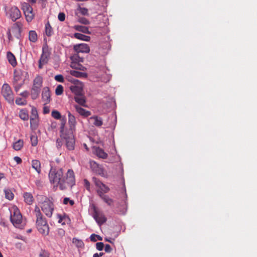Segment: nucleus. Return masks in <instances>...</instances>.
I'll use <instances>...</instances> for the list:
<instances>
[{
  "label": "nucleus",
  "mask_w": 257,
  "mask_h": 257,
  "mask_svg": "<svg viewBox=\"0 0 257 257\" xmlns=\"http://www.w3.org/2000/svg\"><path fill=\"white\" fill-rule=\"evenodd\" d=\"M107 205L111 206L113 203V200L110 198L108 196L105 194L99 196Z\"/></svg>",
  "instance_id": "c9c22d12"
},
{
  "label": "nucleus",
  "mask_w": 257,
  "mask_h": 257,
  "mask_svg": "<svg viewBox=\"0 0 257 257\" xmlns=\"http://www.w3.org/2000/svg\"><path fill=\"white\" fill-rule=\"evenodd\" d=\"M43 84V78L40 75H37L33 81L32 86L41 88Z\"/></svg>",
  "instance_id": "4be33fe9"
},
{
  "label": "nucleus",
  "mask_w": 257,
  "mask_h": 257,
  "mask_svg": "<svg viewBox=\"0 0 257 257\" xmlns=\"http://www.w3.org/2000/svg\"><path fill=\"white\" fill-rule=\"evenodd\" d=\"M50 112V108L48 106H44L43 107V113L48 114Z\"/></svg>",
  "instance_id": "13d9d810"
},
{
  "label": "nucleus",
  "mask_w": 257,
  "mask_h": 257,
  "mask_svg": "<svg viewBox=\"0 0 257 257\" xmlns=\"http://www.w3.org/2000/svg\"><path fill=\"white\" fill-rule=\"evenodd\" d=\"M22 8L23 10L28 22H31L34 18V14L33 12V8L27 3H23L22 5Z\"/></svg>",
  "instance_id": "1a4fd4ad"
},
{
  "label": "nucleus",
  "mask_w": 257,
  "mask_h": 257,
  "mask_svg": "<svg viewBox=\"0 0 257 257\" xmlns=\"http://www.w3.org/2000/svg\"><path fill=\"white\" fill-rule=\"evenodd\" d=\"M77 10L84 16H88V9L85 8H82L80 6L78 7Z\"/></svg>",
  "instance_id": "79ce46f5"
},
{
  "label": "nucleus",
  "mask_w": 257,
  "mask_h": 257,
  "mask_svg": "<svg viewBox=\"0 0 257 257\" xmlns=\"http://www.w3.org/2000/svg\"><path fill=\"white\" fill-rule=\"evenodd\" d=\"M5 193V197L9 200L13 199L14 195L12 190L10 189H6L4 190Z\"/></svg>",
  "instance_id": "4c0bfd02"
},
{
  "label": "nucleus",
  "mask_w": 257,
  "mask_h": 257,
  "mask_svg": "<svg viewBox=\"0 0 257 257\" xmlns=\"http://www.w3.org/2000/svg\"><path fill=\"white\" fill-rule=\"evenodd\" d=\"M30 118H38V114L37 109L34 107H32V108L31 109V115Z\"/></svg>",
  "instance_id": "a18cd8bd"
},
{
  "label": "nucleus",
  "mask_w": 257,
  "mask_h": 257,
  "mask_svg": "<svg viewBox=\"0 0 257 257\" xmlns=\"http://www.w3.org/2000/svg\"><path fill=\"white\" fill-rule=\"evenodd\" d=\"M74 100L79 104L85 106L86 100L84 96L82 95V93L81 94L76 95L74 97Z\"/></svg>",
  "instance_id": "cd10ccee"
},
{
  "label": "nucleus",
  "mask_w": 257,
  "mask_h": 257,
  "mask_svg": "<svg viewBox=\"0 0 257 257\" xmlns=\"http://www.w3.org/2000/svg\"><path fill=\"white\" fill-rule=\"evenodd\" d=\"M66 140V145L69 150H73L74 149L75 141L72 135L65 138Z\"/></svg>",
  "instance_id": "6ab92c4d"
},
{
  "label": "nucleus",
  "mask_w": 257,
  "mask_h": 257,
  "mask_svg": "<svg viewBox=\"0 0 257 257\" xmlns=\"http://www.w3.org/2000/svg\"><path fill=\"white\" fill-rule=\"evenodd\" d=\"M51 115L53 118L57 119H60L61 117L60 113L56 110H54L52 111Z\"/></svg>",
  "instance_id": "37998d69"
},
{
  "label": "nucleus",
  "mask_w": 257,
  "mask_h": 257,
  "mask_svg": "<svg viewBox=\"0 0 257 257\" xmlns=\"http://www.w3.org/2000/svg\"><path fill=\"white\" fill-rule=\"evenodd\" d=\"M49 178L50 182L58 186L61 190L71 188L75 184V175L72 169H69L64 176L62 168L51 167Z\"/></svg>",
  "instance_id": "f257e3e1"
},
{
  "label": "nucleus",
  "mask_w": 257,
  "mask_h": 257,
  "mask_svg": "<svg viewBox=\"0 0 257 257\" xmlns=\"http://www.w3.org/2000/svg\"><path fill=\"white\" fill-rule=\"evenodd\" d=\"M64 232H65L64 230L62 229H60L59 230V232L61 234H64Z\"/></svg>",
  "instance_id": "69168bd1"
},
{
  "label": "nucleus",
  "mask_w": 257,
  "mask_h": 257,
  "mask_svg": "<svg viewBox=\"0 0 257 257\" xmlns=\"http://www.w3.org/2000/svg\"><path fill=\"white\" fill-rule=\"evenodd\" d=\"M89 163L90 168L94 172L101 176L105 177V173L104 170L101 165L98 164L94 161H90Z\"/></svg>",
  "instance_id": "9b49d317"
},
{
  "label": "nucleus",
  "mask_w": 257,
  "mask_h": 257,
  "mask_svg": "<svg viewBox=\"0 0 257 257\" xmlns=\"http://www.w3.org/2000/svg\"><path fill=\"white\" fill-rule=\"evenodd\" d=\"M11 221L13 224L17 228H23L26 224L23 220L22 215L17 207L13 208V212L11 215Z\"/></svg>",
  "instance_id": "20e7f679"
},
{
  "label": "nucleus",
  "mask_w": 257,
  "mask_h": 257,
  "mask_svg": "<svg viewBox=\"0 0 257 257\" xmlns=\"http://www.w3.org/2000/svg\"><path fill=\"white\" fill-rule=\"evenodd\" d=\"M24 142L22 140H19L13 144V148L16 151L20 150L23 147Z\"/></svg>",
  "instance_id": "72a5a7b5"
},
{
  "label": "nucleus",
  "mask_w": 257,
  "mask_h": 257,
  "mask_svg": "<svg viewBox=\"0 0 257 257\" xmlns=\"http://www.w3.org/2000/svg\"><path fill=\"white\" fill-rule=\"evenodd\" d=\"M117 211L120 214H124L127 210V203L125 201L123 200L121 201L119 206L117 207Z\"/></svg>",
  "instance_id": "5701e85b"
},
{
  "label": "nucleus",
  "mask_w": 257,
  "mask_h": 257,
  "mask_svg": "<svg viewBox=\"0 0 257 257\" xmlns=\"http://www.w3.org/2000/svg\"><path fill=\"white\" fill-rule=\"evenodd\" d=\"M37 200L42 211L48 217H51L54 210L52 199L43 195H38Z\"/></svg>",
  "instance_id": "f03ea898"
},
{
  "label": "nucleus",
  "mask_w": 257,
  "mask_h": 257,
  "mask_svg": "<svg viewBox=\"0 0 257 257\" xmlns=\"http://www.w3.org/2000/svg\"><path fill=\"white\" fill-rule=\"evenodd\" d=\"M104 250L105 252L109 253L112 251V249L109 244H106L105 246Z\"/></svg>",
  "instance_id": "6e6d98bb"
},
{
  "label": "nucleus",
  "mask_w": 257,
  "mask_h": 257,
  "mask_svg": "<svg viewBox=\"0 0 257 257\" xmlns=\"http://www.w3.org/2000/svg\"><path fill=\"white\" fill-rule=\"evenodd\" d=\"M96 247L98 250H102L104 247V244L103 242H99L96 243Z\"/></svg>",
  "instance_id": "864d4df0"
},
{
  "label": "nucleus",
  "mask_w": 257,
  "mask_h": 257,
  "mask_svg": "<svg viewBox=\"0 0 257 257\" xmlns=\"http://www.w3.org/2000/svg\"><path fill=\"white\" fill-rule=\"evenodd\" d=\"M30 139L32 145L36 146L38 144L37 137L36 135H31Z\"/></svg>",
  "instance_id": "49530a36"
},
{
  "label": "nucleus",
  "mask_w": 257,
  "mask_h": 257,
  "mask_svg": "<svg viewBox=\"0 0 257 257\" xmlns=\"http://www.w3.org/2000/svg\"><path fill=\"white\" fill-rule=\"evenodd\" d=\"M74 29L78 31L81 32L85 34H90L88 28L85 26L76 25L74 26Z\"/></svg>",
  "instance_id": "7c9ffc66"
},
{
  "label": "nucleus",
  "mask_w": 257,
  "mask_h": 257,
  "mask_svg": "<svg viewBox=\"0 0 257 257\" xmlns=\"http://www.w3.org/2000/svg\"><path fill=\"white\" fill-rule=\"evenodd\" d=\"M92 180L96 187V191L99 196L109 191V188L97 178L93 177Z\"/></svg>",
  "instance_id": "6e6552de"
},
{
  "label": "nucleus",
  "mask_w": 257,
  "mask_h": 257,
  "mask_svg": "<svg viewBox=\"0 0 257 257\" xmlns=\"http://www.w3.org/2000/svg\"><path fill=\"white\" fill-rule=\"evenodd\" d=\"M23 72L21 70H15L14 72L13 85L16 92H18L25 83L23 79Z\"/></svg>",
  "instance_id": "39448f33"
},
{
  "label": "nucleus",
  "mask_w": 257,
  "mask_h": 257,
  "mask_svg": "<svg viewBox=\"0 0 257 257\" xmlns=\"http://www.w3.org/2000/svg\"><path fill=\"white\" fill-rule=\"evenodd\" d=\"M7 56L9 62L12 66L15 67L17 64V62L15 55L12 52H8Z\"/></svg>",
  "instance_id": "393cba45"
},
{
  "label": "nucleus",
  "mask_w": 257,
  "mask_h": 257,
  "mask_svg": "<svg viewBox=\"0 0 257 257\" xmlns=\"http://www.w3.org/2000/svg\"><path fill=\"white\" fill-rule=\"evenodd\" d=\"M93 257H99L98 253H95L93 254Z\"/></svg>",
  "instance_id": "774afa93"
},
{
  "label": "nucleus",
  "mask_w": 257,
  "mask_h": 257,
  "mask_svg": "<svg viewBox=\"0 0 257 257\" xmlns=\"http://www.w3.org/2000/svg\"><path fill=\"white\" fill-rule=\"evenodd\" d=\"M74 37L77 39L83 40L85 41H89L90 39L89 36L82 34L81 33H76L74 34Z\"/></svg>",
  "instance_id": "2f4dec72"
},
{
  "label": "nucleus",
  "mask_w": 257,
  "mask_h": 257,
  "mask_svg": "<svg viewBox=\"0 0 257 257\" xmlns=\"http://www.w3.org/2000/svg\"><path fill=\"white\" fill-rule=\"evenodd\" d=\"M70 73L72 76L77 78H86L87 77L86 73L79 72L75 70H70Z\"/></svg>",
  "instance_id": "a878e982"
},
{
  "label": "nucleus",
  "mask_w": 257,
  "mask_h": 257,
  "mask_svg": "<svg viewBox=\"0 0 257 257\" xmlns=\"http://www.w3.org/2000/svg\"><path fill=\"white\" fill-rule=\"evenodd\" d=\"M63 87L61 85H59L57 86L55 89V93L57 95H60L63 93Z\"/></svg>",
  "instance_id": "c03bdc74"
},
{
  "label": "nucleus",
  "mask_w": 257,
  "mask_h": 257,
  "mask_svg": "<svg viewBox=\"0 0 257 257\" xmlns=\"http://www.w3.org/2000/svg\"><path fill=\"white\" fill-rule=\"evenodd\" d=\"M34 213L36 217V226L39 231L42 234L47 235L49 233V227L47 220L42 214L40 208L36 205Z\"/></svg>",
  "instance_id": "7ed1b4c3"
},
{
  "label": "nucleus",
  "mask_w": 257,
  "mask_h": 257,
  "mask_svg": "<svg viewBox=\"0 0 257 257\" xmlns=\"http://www.w3.org/2000/svg\"><path fill=\"white\" fill-rule=\"evenodd\" d=\"M96 236H97V237H97V240L98 239L99 240H102V237L101 236H100L98 235H96Z\"/></svg>",
  "instance_id": "338daca9"
},
{
  "label": "nucleus",
  "mask_w": 257,
  "mask_h": 257,
  "mask_svg": "<svg viewBox=\"0 0 257 257\" xmlns=\"http://www.w3.org/2000/svg\"><path fill=\"white\" fill-rule=\"evenodd\" d=\"M49 56L50 54L47 49L43 48V52L39 61V68L40 69H42L43 66L48 63Z\"/></svg>",
  "instance_id": "f8f14e48"
},
{
  "label": "nucleus",
  "mask_w": 257,
  "mask_h": 257,
  "mask_svg": "<svg viewBox=\"0 0 257 257\" xmlns=\"http://www.w3.org/2000/svg\"><path fill=\"white\" fill-rule=\"evenodd\" d=\"M29 95V92L28 91H24L20 93V95L25 98L28 97Z\"/></svg>",
  "instance_id": "052dcab7"
},
{
  "label": "nucleus",
  "mask_w": 257,
  "mask_h": 257,
  "mask_svg": "<svg viewBox=\"0 0 257 257\" xmlns=\"http://www.w3.org/2000/svg\"><path fill=\"white\" fill-rule=\"evenodd\" d=\"M41 89V88L38 87H32L30 93L32 99L35 100L38 98Z\"/></svg>",
  "instance_id": "b1692460"
},
{
  "label": "nucleus",
  "mask_w": 257,
  "mask_h": 257,
  "mask_svg": "<svg viewBox=\"0 0 257 257\" xmlns=\"http://www.w3.org/2000/svg\"><path fill=\"white\" fill-rule=\"evenodd\" d=\"M39 124V118H30V126L33 130H36Z\"/></svg>",
  "instance_id": "f704fd0d"
},
{
  "label": "nucleus",
  "mask_w": 257,
  "mask_h": 257,
  "mask_svg": "<svg viewBox=\"0 0 257 257\" xmlns=\"http://www.w3.org/2000/svg\"><path fill=\"white\" fill-rule=\"evenodd\" d=\"M93 217L99 226L104 223L106 221V218L104 214L99 211L95 206H93Z\"/></svg>",
  "instance_id": "9d476101"
},
{
  "label": "nucleus",
  "mask_w": 257,
  "mask_h": 257,
  "mask_svg": "<svg viewBox=\"0 0 257 257\" xmlns=\"http://www.w3.org/2000/svg\"><path fill=\"white\" fill-rule=\"evenodd\" d=\"M58 20L61 22H63L65 19V14L64 13H60L58 16Z\"/></svg>",
  "instance_id": "5fc2aeb1"
},
{
  "label": "nucleus",
  "mask_w": 257,
  "mask_h": 257,
  "mask_svg": "<svg viewBox=\"0 0 257 257\" xmlns=\"http://www.w3.org/2000/svg\"><path fill=\"white\" fill-rule=\"evenodd\" d=\"M78 21L79 23L84 25H88L89 24V21L86 18L84 17L79 18L78 20Z\"/></svg>",
  "instance_id": "8fccbe9b"
},
{
  "label": "nucleus",
  "mask_w": 257,
  "mask_h": 257,
  "mask_svg": "<svg viewBox=\"0 0 257 257\" xmlns=\"http://www.w3.org/2000/svg\"><path fill=\"white\" fill-rule=\"evenodd\" d=\"M19 116L24 120H28L29 118L28 111L26 109H21L19 112Z\"/></svg>",
  "instance_id": "e433bc0d"
},
{
  "label": "nucleus",
  "mask_w": 257,
  "mask_h": 257,
  "mask_svg": "<svg viewBox=\"0 0 257 257\" xmlns=\"http://www.w3.org/2000/svg\"><path fill=\"white\" fill-rule=\"evenodd\" d=\"M23 197L24 198L25 202L27 204L31 205L33 203L34 201V198L31 193L29 192H26L24 194Z\"/></svg>",
  "instance_id": "bb28decb"
},
{
  "label": "nucleus",
  "mask_w": 257,
  "mask_h": 257,
  "mask_svg": "<svg viewBox=\"0 0 257 257\" xmlns=\"http://www.w3.org/2000/svg\"><path fill=\"white\" fill-rule=\"evenodd\" d=\"M29 40L30 41L35 43L38 40L37 34L35 31L31 30L29 33Z\"/></svg>",
  "instance_id": "c756f323"
},
{
  "label": "nucleus",
  "mask_w": 257,
  "mask_h": 257,
  "mask_svg": "<svg viewBox=\"0 0 257 257\" xmlns=\"http://www.w3.org/2000/svg\"><path fill=\"white\" fill-rule=\"evenodd\" d=\"M95 152L96 155L99 158L106 159L108 156L107 154L104 152L103 150L99 148H97Z\"/></svg>",
  "instance_id": "473e14b6"
},
{
  "label": "nucleus",
  "mask_w": 257,
  "mask_h": 257,
  "mask_svg": "<svg viewBox=\"0 0 257 257\" xmlns=\"http://www.w3.org/2000/svg\"><path fill=\"white\" fill-rule=\"evenodd\" d=\"M12 33V31L10 30H9L7 32L8 37L10 41L13 40V38Z\"/></svg>",
  "instance_id": "bf43d9fd"
},
{
  "label": "nucleus",
  "mask_w": 257,
  "mask_h": 257,
  "mask_svg": "<svg viewBox=\"0 0 257 257\" xmlns=\"http://www.w3.org/2000/svg\"><path fill=\"white\" fill-rule=\"evenodd\" d=\"M63 203L65 205L69 203L71 206H73L74 204V201L73 200H70L68 197H65L63 199Z\"/></svg>",
  "instance_id": "de8ad7c7"
},
{
  "label": "nucleus",
  "mask_w": 257,
  "mask_h": 257,
  "mask_svg": "<svg viewBox=\"0 0 257 257\" xmlns=\"http://www.w3.org/2000/svg\"><path fill=\"white\" fill-rule=\"evenodd\" d=\"M68 79V81L71 82L72 83H73V85L77 84H78V83H81V82L79 80L74 79L72 77H69Z\"/></svg>",
  "instance_id": "603ef678"
},
{
  "label": "nucleus",
  "mask_w": 257,
  "mask_h": 257,
  "mask_svg": "<svg viewBox=\"0 0 257 257\" xmlns=\"http://www.w3.org/2000/svg\"><path fill=\"white\" fill-rule=\"evenodd\" d=\"M89 121L91 122L94 126L98 127H101L103 124L102 117L97 115L91 116L89 118Z\"/></svg>",
  "instance_id": "f3484780"
},
{
  "label": "nucleus",
  "mask_w": 257,
  "mask_h": 257,
  "mask_svg": "<svg viewBox=\"0 0 257 257\" xmlns=\"http://www.w3.org/2000/svg\"><path fill=\"white\" fill-rule=\"evenodd\" d=\"M62 144V142L60 139H57L56 140V145L58 148L61 147Z\"/></svg>",
  "instance_id": "0e129e2a"
},
{
  "label": "nucleus",
  "mask_w": 257,
  "mask_h": 257,
  "mask_svg": "<svg viewBox=\"0 0 257 257\" xmlns=\"http://www.w3.org/2000/svg\"><path fill=\"white\" fill-rule=\"evenodd\" d=\"M16 103L19 105H25L27 104V101L26 99L18 97L16 99Z\"/></svg>",
  "instance_id": "a19ab883"
},
{
  "label": "nucleus",
  "mask_w": 257,
  "mask_h": 257,
  "mask_svg": "<svg viewBox=\"0 0 257 257\" xmlns=\"http://www.w3.org/2000/svg\"><path fill=\"white\" fill-rule=\"evenodd\" d=\"M97 236L96 234H92L90 236V240L93 242H95L97 241Z\"/></svg>",
  "instance_id": "680f3d73"
},
{
  "label": "nucleus",
  "mask_w": 257,
  "mask_h": 257,
  "mask_svg": "<svg viewBox=\"0 0 257 257\" xmlns=\"http://www.w3.org/2000/svg\"><path fill=\"white\" fill-rule=\"evenodd\" d=\"M83 88V83H80L76 85H73L70 87L71 91L74 93L76 95L81 94L82 93Z\"/></svg>",
  "instance_id": "a211bd4d"
},
{
  "label": "nucleus",
  "mask_w": 257,
  "mask_h": 257,
  "mask_svg": "<svg viewBox=\"0 0 257 257\" xmlns=\"http://www.w3.org/2000/svg\"><path fill=\"white\" fill-rule=\"evenodd\" d=\"M70 60L71 61L70 64L71 68L82 71L86 70V68L80 64V63L83 62L84 59L80 56L78 54L75 53L72 55L70 57Z\"/></svg>",
  "instance_id": "0eeeda50"
},
{
  "label": "nucleus",
  "mask_w": 257,
  "mask_h": 257,
  "mask_svg": "<svg viewBox=\"0 0 257 257\" xmlns=\"http://www.w3.org/2000/svg\"><path fill=\"white\" fill-rule=\"evenodd\" d=\"M32 166L39 174L41 173V163L38 160H34L32 161Z\"/></svg>",
  "instance_id": "c85d7f7f"
},
{
  "label": "nucleus",
  "mask_w": 257,
  "mask_h": 257,
  "mask_svg": "<svg viewBox=\"0 0 257 257\" xmlns=\"http://www.w3.org/2000/svg\"><path fill=\"white\" fill-rule=\"evenodd\" d=\"M8 14L13 22H15L21 17L20 11L16 6L12 7L9 10Z\"/></svg>",
  "instance_id": "ddd939ff"
},
{
  "label": "nucleus",
  "mask_w": 257,
  "mask_h": 257,
  "mask_svg": "<svg viewBox=\"0 0 257 257\" xmlns=\"http://www.w3.org/2000/svg\"><path fill=\"white\" fill-rule=\"evenodd\" d=\"M54 78L56 81H58L59 82L63 83L64 81V77H63V75L61 74H59V75H56L55 76Z\"/></svg>",
  "instance_id": "3c124183"
},
{
  "label": "nucleus",
  "mask_w": 257,
  "mask_h": 257,
  "mask_svg": "<svg viewBox=\"0 0 257 257\" xmlns=\"http://www.w3.org/2000/svg\"><path fill=\"white\" fill-rule=\"evenodd\" d=\"M68 124L70 130L73 131L75 130L76 124L77 123L75 117L70 112H68Z\"/></svg>",
  "instance_id": "aec40b11"
},
{
  "label": "nucleus",
  "mask_w": 257,
  "mask_h": 257,
  "mask_svg": "<svg viewBox=\"0 0 257 257\" xmlns=\"http://www.w3.org/2000/svg\"><path fill=\"white\" fill-rule=\"evenodd\" d=\"M84 186L86 187V189L88 191L90 190V183L87 179H84Z\"/></svg>",
  "instance_id": "4d7b16f0"
},
{
  "label": "nucleus",
  "mask_w": 257,
  "mask_h": 257,
  "mask_svg": "<svg viewBox=\"0 0 257 257\" xmlns=\"http://www.w3.org/2000/svg\"><path fill=\"white\" fill-rule=\"evenodd\" d=\"M74 50L77 54L79 53H88L90 51L89 47L87 44H81L74 46Z\"/></svg>",
  "instance_id": "2eb2a0df"
},
{
  "label": "nucleus",
  "mask_w": 257,
  "mask_h": 257,
  "mask_svg": "<svg viewBox=\"0 0 257 257\" xmlns=\"http://www.w3.org/2000/svg\"><path fill=\"white\" fill-rule=\"evenodd\" d=\"M14 159L17 163V164H20L22 162V159L18 156L15 157Z\"/></svg>",
  "instance_id": "e2e57ef3"
},
{
  "label": "nucleus",
  "mask_w": 257,
  "mask_h": 257,
  "mask_svg": "<svg viewBox=\"0 0 257 257\" xmlns=\"http://www.w3.org/2000/svg\"><path fill=\"white\" fill-rule=\"evenodd\" d=\"M1 94L5 99L9 103H13L14 101V94L12 89L8 83H4L1 89Z\"/></svg>",
  "instance_id": "423d86ee"
},
{
  "label": "nucleus",
  "mask_w": 257,
  "mask_h": 257,
  "mask_svg": "<svg viewBox=\"0 0 257 257\" xmlns=\"http://www.w3.org/2000/svg\"><path fill=\"white\" fill-rule=\"evenodd\" d=\"M76 111L81 115L87 117L91 114V112L89 111H88L77 105H75L74 106Z\"/></svg>",
  "instance_id": "412c9836"
},
{
  "label": "nucleus",
  "mask_w": 257,
  "mask_h": 257,
  "mask_svg": "<svg viewBox=\"0 0 257 257\" xmlns=\"http://www.w3.org/2000/svg\"><path fill=\"white\" fill-rule=\"evenodd\" d=\"M39 257H49V253L45 250L41 249Z\"/></svg>",
  "instance_id": "09e8293b"
},
{
  "label": "nucleus",
  "mask_w": 257,
  "mask_h": 257,
  "mask_svg": "<svg viewBox=\"0 0 257 257\" xmlns=\"http://www.w3.org/2000/svg\"><path fill=\"white\" fill-rule=\"evenodd\" d=\"M42 99L44 104L49 103L51 100V94L49 87H45L43 88L42 93Z\"/></svg>",
  "instance_id": "dca6fc26"
},
{
  "label": "nucleus",
  "mask_w": 257,
  "mask_h": 257,
  "mask_svg": "<svg viewBox=\"0 0 257 257\" xmlns=\"http://www.w3.org/2000/svg\"><path fill=\"white\" fill-rule=\"evenodd\" d=\"M72 242L78 248H82L84 245L83 242L81 240L76 238H73Z\"/></svg>",
  "instance_id": "58836bf2"
},
{
  "label": "nucleus",
  "mask_w": 257,
  "mask_h": 257,
  "mask_svg": "<svg viewBox=\"0 0 257 257\" xmlns=\"http://www.w3.org/2000/svg\"><path fill=\"white\" fill-rule=\"evenodd\" d=\"M45 32L48 36H50L52 34V28L49 23H47L45 25Z\"/></svg>",
  "instance_id": "ea45409f"
},
{
  "label": "nucleus",
  "mask_w": 257,
  "mask_h": 257,
  "mask_svg": "<svg viewBox=\"0 0 257 257\" xmlns=\"http://www.w3.org/2000/svg\"><path fill=\"white\" fill-rule=\"evenodd\" d=\"M22 24L20 22L15 23L12 28V33L17 38L19 39L21 36Z\"/></svg>",
  "instance_id": "4468645a"
}]
</instances>
